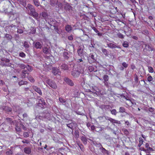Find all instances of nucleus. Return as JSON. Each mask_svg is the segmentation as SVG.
Wrapping results in <instances>:
<instances>
[{"mask_svg":"<svg viewBox=\"0 0 155 155\" xmlns=\"http://www.w3.org/2000/svg\"><path fill=\"white\" fill-rule=\"evenodd\" d=\"M65 29L66 31L68 32H70L72 29L71 26L69 25H67L65 27Z\"/></svg>","mask_w":155,"mask_h":155,"instance_id":"16","label":"nucleus"},{"mask_svg":"<svg viewBox=\"0 0 155 155\" xmlns=\"http://www.w3.org/2000/svg\"><path fill=\"white\" fill-rule=\"evenodd\" d=\"M26 68L27 69L28 71H31L33 70L32 67L28 64L27 65Z\"/></svg>","mask_w":155,"mask_h":155,"instance_id":"36","label":"nucleus"},{"mask_svg":"<svg viewBox=\"0 0 155 155\" xmlns=\"http://www.w3.org/2000/svg\"><path fill=\"white\" fill-rule=\"evenodd\" d=\"M107 120L108 121H110V122L112 123L113 124H114V123H116L118 124H120V121L115 120L111 117L108 118V119H107Z\"/></svg>","mask_w":155,"mask_h":155,"instance_id":"11","label":"nucleus"},{"mask_svg":"<svg viewBox=\"0 0 155 155\" xmlns=\"http://www.w3.org/2000/svg\"><path fill=\"white\" fill-rule=\"evenodd\" d=\"M92 29L96 33H97V32H98V30L95 27H93Z\"/></svg>","mask_w":155,"mask_h":155,"instance_id":"58","label":"nucleus"},{"mask_svg":"<svg viewBox=\"0 0 155 155\" xmlns=\"http://www.w3.org/2000/svg\"><path fill=\"white\" fill-rule=\"evenodd\" d=\"M143 139L141 137H140L139 138L140 144H142L143 143Z\"/></svg>","mask_w":155,"mask_h":155,"instance_id":"57","label":"nucleus"},{"mask_svg":"<svg viewBox=\"0 0 155 155\" xmlns=\"http://www.w3.org/2000/svg\"><path fill=\"white\" fill-rule=\"evenodd\" d=\"M122 65L123 67L125 68H127L128 66V64H127L125 62H123L122 63Z\"/></svg>","mask_w":155,"mask_h":155,"instance_id":"52","label":"nucleus"},{"mask_svg":"<svg viewBox=\"0 0 155 155\" xmlns=\"http://www.w3.org/2000/svg\"><path fill=\"white\" fill-rule=\"evenodd\" d=\"M29 73L26 70H24L21 72V78L22 79L25 78L27 77V74H28Z\"/></svg>","mask_w":155,"mask_h":155,"instance_id":"8","label":"nucleus"},{"mask_svg":"<svg viewBox=\"0 0 155 155\" xmlns=\"http://www.w3.org/2000/svg\"><path fill=\"white\" fill-rule=\"evenodd\" d=\"M110 111H111V113L112 114L114 115H116L117 114V112L115 109H114L111 110H110Z\"/></svg>","mask_w":155,"mask_h":155,"instance_id":"48","label":"nucleus"},{"mask_svg":"<svg viewBox=\"0 0 155 155\" xmlns=\"http://www.w3.org/2000/svg\"><path fill=\"white\" fill-rule=\"evenodd\" d=\"M74 124L73 123H71L67 124V126L68 127L71 128L72 130L73 129Z\"/></svg>","mask_w":155,"mask_h":155,"instance_id":"34","label":"nucleus"},{"mask_svg":"<svg viewBox=\"0 0 155 155\" xmlns=\"http://www.w3.org/2000/svg\"><path fill=\"white\" fill-rule=\"evenodd\" d=\"M148 70L149 72L152 73L153 72V68L151 67H148Z\"/></svg>","mask_w":155,"mask_h":155,"instance_id":"43","label":"nucleus"},{"mask_svg":"<svg viewBox=\"0 0 155 155\" xmlns=\"http://www.w3.org/2000/svg\"><path fill=\"white\" fill-rule=\"evenodd\" d=\"M89 62L90 63L94 62L95 61V60L94 55L93 54H90L89 57L88 58Z\"/></svg>","mask_w":155,"mask_h":155,"instance_id":"13","label":"nucleus"},{"mask_svg":"<svg viewBox=\"0 0 155 155\" xmlns=\"http://www.w3.org/2000/svg\"><path fill=\"white\" fill-rule=\"evenodd\" d=\"M52 73L54 75H56L59 72V70L56 68H53L52 69Z\"/></svg>","mask_w":155,"mask_h":155,"instance_id":"15","label":"nucleus"},{"mask_svg":"<svg viewBox=\"0 0 155 155\" xmlns=\"http://www.w3.org/2000/svg\"><path fill=\"white\" fill-rule=\"evenodd\" d=\"M122 131L127 135H128L129 134V133L128 131L126 129H122Z\"/></svg>","mask_w":155,"mask_h":155,"instance_id":"41","label":"nucleus"},{"mask_svg":"<svg viewBox=\"0 0 155 155\" xmlns=\"http://www.w3.org/2000/svg\"><path fill=\"white\" fill-rule=\"evenodd\" d=\"M125 109L124 107H120L119 108V112L121 113H123L125 112Z\"/></svg>","mask_w":155,"mask_h":155,"instance_id":"37","label":"nucleus"},{"mask_svg":"<svg viewBox=\"0 0 155 155\" xmlns=\"http://www.w3.org/2000/svg\"><path fill=\"white\" fill-rule=\"evenodd\" d=\"M30 31L29 32L30 33L32 34H35L36 32V29L34 27H31L30 28Z\"/></svg>","mask_w":155,"mask_h":155,"instance_id":"26","label":"nucleus"},{"mask_svg":"<svg viewBox=\"0 0 155 155\" xmlns=\"http://www.w3.org/2000/svg\"><path fill=\"white\" fill-rule=\"evenodd\" d=\"M101 107V109L105 111L110 110L111 108L110 105L104 104L102 105Z\"/></svg>","mask_w":155,"mask_h":155,"instance_id":"7","label":"nucleus"},{"mask_svg":"<svg viewBox=\"0 0 155 155\" xmlns=\"http://www.w3.org/2000/svg\"><path fill=\"white\" fill-rule=\"evenodd\" d=\"M68 39L70 41H72L73 39V36L72 35H71L68 37Z\"/></svg>","mask_w":155,"mask_h":155,"instance_id":"55","label":"nucleus"},{"mask_svg":"<svg viewBox=\"0 0 155 155\" xmlns=\"http://www.w3.org/2000/svg\"><path fill=\"white\" fill-rule=\"evenodd\" d=\"M23 32L22 29H18L17 30V32L19 34L22 33Z\"/></svg>","mask_w":155,"mask_h":155,"instance_id":"56","label":"nucleus"},{"mask_svg":"<svg viewBox=\"0 0 155 155\" xmlns=\"http://www.w3.org/2000/svg\"><path fill=\"white\" fill-rule=\"evenodd\" d=\"M59 68L64 70H68V66L67 64L64 63L60 64Z\"/></svg>","mask_w":155,"mask_h":155,"instance_id":"10","label":"nucleus"},{"mask_svg":"<svg viewBox=\"0 0 155 155\" xmlns=\"http://www.w3.org/2000/svg\"><path fill=\"white\" fill-rule=\"evenodd\" d=\"M33 89L37 93H38L40 95H42V93L41 89L36 86H32Z\"/></svg>","mask_w":155,"mask_h":155,"instance_id":"9","label":"nucleus"},{"mask_svg":"<svg viewBox=\"0 0 155 155\" xmlns=\"http://www.w3.org/2000/svg\"><path fill=\"white\" fill-rule=\"evenodd\" d=\"M95 128V127L94 125H93L92 126H91V130H94Z\"/></svg>","mask_w":155,"mask_h":155,"instance_id":"64","label":"nucleus"},{"mask_svg":"<svg viewBox=\"0 0 155 155\" xmlns=\"http://www.w3.org/2000/svg\"><path fill=\"white\" fill-rule=\"evenodd\" d=\"M134 81L136 82L137 83L138 82V78L137 75L136 74L134 75Z\"/></svg>","mask_w":155,"mask_h":155,"instance_id":"53","label":"nucleus"},{"mask_svg":"<svg viewBox=\"0 0 155 155\" xmlns=\"http://www.w3.org/2000/svg\"><path fill=\"white\" fill-rule=\"evenodd\" d=\"M5 37L7 40H11L12 38V36L11 35L6 34L5 35Z\"/></svg>","mask_w":155,"mask_h":155,"instance_id":"33","label":"nucleus"},{"mask_svg":"<svg viewBox=\"0 0 155 155\" xmlns=\"http://www.w3.org/2000/svg\"><path fill=\"white\" fill-rule=\"evenodd\" d=\"M41 15L44 19H46L48 17V14L47 13L45 12H42L41 14Z\"/></svg>","mask_w":155,"mask_h":155,"instance_id":"35","label":"nucleus"},{"mask_svg":"<svg viewBox=\"0 0 155 155\" xmlns=\"http://www.w3.org/2000/svg\"><path fill=\"white\" fill-rule=\"evenodd\" d=\"M14 8V7L9 6L4 10L5 13L12 20L16 19L19 16L18 13L13 9Z\"/></svg>","mask_w":155,"mask_h":155,"instance_id":"1","label":"nucleus"},{"mask_svg":"<svg viewBox=\"0 0 155 155\" xmlns=\"http://www.w3.org/2000/svg\"><path fill=\"white\" fill-rule=\"evenodd\" d=\"M83 49L80 48L78 50V54L79 56L81 57L82 56Z\"/></svg>","mask_w":155,"mask_h":155,"instance_id":"22","label":"nucleus"},{"mask_svg":"<svg viewBox=\"0 0 155 155\" xmlns=\"http://www.w3.org/2000/svg\"><path fill=\"white\" fill-rule=\"evenodd\" d=\"M33 2L35 5L37 7L40 4L39 2L37 0H34Z\"/></svg>","mask_w":155,"mask_h":155,"instance_id":"39","label":"nucleus"},{"mask_svg":"<svg viewBox=\"0 0 155 155\" xmlns=\"http://www.w3.org/2000/svg\"><path fill=\"white\" fill-rule=\"evenodd\" d=\"M123 46L125 48H128L129 47V43L127 41H124L122 44Z\"/></svg>","mask_w":155,"mask_h":155,"instance_id":"29","label":"nucleus"},{"mask_svg":"<svg viewBox=\"0 0 155 155\" xmlns=\"http://www.w3.org/2000/svg\"><path fill=\"white\" fill-rule=\"evenodd\" d=\"M87 69L90 72H92L93 71H94V72L96 71L94 70V67L92 66H89L88 67Z\"/></svg>","mask_w":155,"mask_h":155,"instance_id":"30","label":"nucleus"},{"mask_svg":"<svg viewBox=\"0 0 155 155\" xmlns=\"http://www.w3.org/2000/svg\"><path fill=\"white\" fill-rule=\"evenodd\" d=\"M40 99H38V106L39 107H41L42 109H44L45 108V106H46V103L45 101V100L44 99L40 97H38Z\"/></svg>","mask_w":155,"mask_h":155,"instance_id":"3","label":"nucleus"},{"mask_svg":"<svg viewBox=\"0 0 155 155\" xmlns=\"http://www.w3.org/2000/svg\"><path fill=\"white\" fill-rule=\"evenodd\" d=\"M15 129L17 132H20L21 131V129L20 127L18 126H16Z\"/></svg>","mask_w":155,"mask_h":155,"instance_id":"46","label":"nucleus"},{"mask_svg":"<svg viewBox=\"0 0 155 155\" xmlns=\"http://www.w3.org/2000/svg\"><path fill=\"white\" fill-rule=\"evenodd\" d=\"M125 124L127 126L130 125V124L128 120H127L125 122Z\"/></svg>","mask_w":155,"mask_h":155,"instance_id":"62","label":"nucleus"},{"mask_svg":"<svg viewBox=\"0 0 155 155\" xmlns=\"http://www.w3.org/2000/svg\"><path fill=\"white\" fill-rule=\"evenodd\" d=\"M47 84L53 89H55L57 88V85L56 83L52 80L48 79L46 81Z\"/></svg>","mask_w":155,"mask_h":155,"instance_id":"4","label":"nucleus"},{"mask_svg":"<svg viewBox=\"0 0 155 155\" xmlns=\"http://www.w3.org/2000/svg\"><path fill=\"white\" fill-rule=\"evenodd\" d=\"M59 100L61 103H63L65 102V100L63 98L61 97H59Z\"/></svg>","mask_w":155,"mask_h":155,"instance_id":"54","label":"nucleus"},{"mask_svg":"<svg viewBox=\"0 0 155 155\" xmlns=\"http://www.w3.org/2000/svg\"><path fill=\"white\" fill-rule=\"evenodd\" d=\"M102 51L105 55L107 56L108 55V51L106 49L104 48L102 49Z\"/></svg>","mask_w":155,"mask_h":155,"instance_id":"38","label":"nucleus"},{"mask_svg":"<svg viewBox=\"0 0 155 155\" xmlns=\"http://www.w3.org/2000/svg\"><path fill=\"white\" fill-rule=\"evenodd\" d=\"M81 141L83 142V143L85 144H86L87 142V139L84 136H82L81 137Z\"/></svg>","mask_w":155,"mask_h":155,"instance_id":"21","label":"nucleus"},{"mask_svg":"<svg viewBox=\"0 0 155 155\" xmlns=\"http://www.w3.org/2000/svg\"><path fill=\"white\" fill-rule=\"evenodd\" d=\"M43 52L45 54H50V50L49 48L47 47H44L43 49Z\"/></svg>","mask_w":155,"mask_h":155,"instance_id":"18","label":"nucleus"},{"mask_svg":"<svg viewBox=\"0 0 155 155\" xmlns=\"http://www.w3.org/2000/svg\"><path fill=\"white\" fill-rule=\"evenodd\" d=\"M27 78L29 81L31 82H34L35 81L33 78L31 76L29 75L27 77Z\"/></svg>","mask_w":155,"mask_h":155,"instance_id":"31","label":"nucleus"},{"mask_svg":"<svg viewBox=\"0 0 155 155\" xmlns=\"http://www.w3.org/2000/svg\"><path fill=\"white\" fill-rule=\"evenodd\" d=\"M28 82L27 81H24L23 80H21L18 82V84L20 86H21L23 85H25L27 84Z\"/></svg>","mask_w":155,"mask_h":155,"instance_id":"27","label":"nucleus"},{"mask_svg":"<svg viewBox=\"0 0 155 155\" xmlns=\"http://www.w3.org/2000/svg\"><path fill=\"white\" fill-rule=\"evenodd\" d=\"M24 151L25 153L27 154H29L31 153V149L29 147H25L24 149Z\"/></svg>","mask_w":155,"mask_h":155,"instance_id":"17","label":"nucleus"},{"mask_svg":"<svg viewBox=\"0 0 155 155\" xmlns=\"http://www.w3.org/2000/svg\"><path fill=\"white\" fill-rule=\"evenodd\" d=\"M22 142L23 143H29V141L27 140H22Z\"/></svg>","mask_w":155,"mask_h":155,"instance_id":"59","label":"nucleus"},{"mask_svg":"<svg viewBox=\"0 0 155 155\" xmlns=\"http://www.w3.org/2000/svg\"><path fill=\"white\" fill-rule=\"evenodd\" d=\"M34 47L37 49H40L42 47V45L40 42L38 41H37L35 43L34 45Z\"/></svg>","mask_w":155,"mask_h":155,"instance_id":"14","label":"nucleus"},{"mask_svg":"<svg viewBox=\"0 0 155 155\" xmlns=\"http://www.w3.org/2000/svg\"><path fill=\"white\" fill-rule=\"evenodd\" d=\"M84 72V70H82V71L81 70L79 71L78 68L76 69L75 70H74L71 72V74L74 77H77L79 76L80 74L82 72L83 73Z\"/></svg>","mask_w":155,"mask_h":155,"instance_id":"5","label":"nucleus"},{"mask_svg":"<svg viewBox=\"0 0 155 155\" xmlns=\"http://www.w3.org/2000/svg\"><path fill=\"white\" fill-rule=\"evenodd\" d=\"M117 35L118 37L120 38L123 39L124 38V36L120 33H118Z\"/></svg>","mask_w":155,"mask_h":155,"instance_id":"42","label":"nucleus"},{"mask_svg":"<svg viewBox=\"0 0 155 155\" xmlns=\"http://www.w3.org/2000/svg\"><path fill=\"white\" fill-rule=\"evenodd\" d=\"M5 110L8 113L11 112L12 110V108L8 106H6L5 108Z\"/></svg>","mask_w":155,"mask_h":155,"instance_id":"25","label":"nucleus"},{"mask_svg":"<svg viewBox=\"0 0 155 155\" xmlns=\"http://www.w3.org/2000/svg\"><path fill=\"white\" fill-rule=\"evenodd\" d=\"M64 81L68 84L71 86H73L74 85V83L72 81L68 78H65Z\"/></svg>","mask_w":155,"mask_h":155,"instance_id":"12","label":"nucleus"},{"mask_svg":"<svg viewBox=\"0 0 155 155\" xmlns=\"http://www.w3.org/2000/svg\"><path fill=\"white\" fill-rule=\"evenodd\" d=\"M58 2V0H50L51 4L52 6L57 4Z\"/></svg>","mask_w":155,"mask_h":155,"instance_id":"32","label":"nucleus"},{"mask_svg":"<svg viewBox=\"0 0 155 155\" xmlns=\"http://www.w3.org/2000/svg\"><path fill=\"white\" fill-rule=\"evenodd\" d=\"M134 39L136 40H137L138 39V38L136 36H134L132 37Z\"/></svg>","mask_w":155,"mask_h":155,"instance_id":"63","label":"nucleus"},{"mask_svg":"<svg viewBox=\"0 0 155 155\" xmlns=\"http://www.w3.org/2000/svg\"><path fill=\"white\" fill-rule=\"evenodd\" d=\"M19 67L22 69H24L26 68V66L23 64H20L19 65Z\"/></svg>","mask_w":155,"mask_h":155,"instance_id":"50","label":"nucleus"},{"mask_svg":"<svg viewBox=\"0 0 155 155\" xmlns=\"http://www.w3.org/2000/svg\"><path fill=\"white\" fill-rule=\"evenodd\" d=\"M116 45L115 44H114L112 43H110L107 44V46L110 48L112 49L115 48Z\"/></svg>","mask_w":155,"mask_h":155,"instance_id":"24","label":"nucleus"},{"mask_svg":"<svg viewBox=\"0 0 155 155\" xmlns=\"http://www.w3.org/2000/svg\"><path fill=\"white\" fill-rule=\"evenodd\" d=\"M23 116L24 118H26L28 117L27 114L26 113H25L23 115Z\"/></svg>","mask_w":155,"mask_h":155,"instance_id":"61","label":"nucleus"},{"mask_svg":"<svg viewBox=\"0 0 155 155\" xmlns=\"http://www.w3.org/2000/svg\"><path fill=\"white\" fill-rule=\"evenodd\" d=\"M6 154L7 155H11L12 154V151L11 150L8 149L6 152Z\"/></svg>","mask_w":155,"mask_h":155,"instance_id":"44","label":"nucleus"},{"mask_svg":"<svg viewBox=\"0 0 155 155\" xmlns=\"http://www.w3.org/2000/svg\"><path fill=\"white\" fill-rule=\"evenodd\" d=\"M126 99L129 101V104L131 103L133 105H134V106L136 105V103L135 102V101H132L131 100H130V99H128L127 98H126Z\"/></svg>","mask_w":155,"mask_h":155,"instance_id":"45","label":"nucleus"},{"mask_svg":"<svg viewBox=\"0 0 155 155\" xmlns=\"http://www.w3.org/2000/svg\"><path fill=\"white\" fill-rule=\"evenodd\" d=\"M74 137L76 140L79 137V132L78 130H76L74 133Z\"/></svg>","mask_w":155,"mask_h":155,"instance_id":"23","label":"nucleus"},{"mask_svg":"<svg viewBox=\"0 0 155 155\" xmlns=\"http://www.w3.org/2000/svg\"><path fill=\"white\" fill-rule=\"evenodd\" d=\"M5 84V82L2 80H0V84L3 85Z\"/></svg>","mask_w":155,"mask_h":155,"instance_id":"60","label":"nucleus"},{"mask_svg":"<svg viewBox=\"0 0 155 155\" xmlns=\"http://www.w3.org/2000/svg\"><path fill=\"white\" fill-rule=\"evenodd\" d=\"M27 9L30 12V15L32 16L35 18L37 19L38 16V14L35 11L34 6L30 4H28Z\"/></svg>","mask_w":155,"mask_h":155,"instance_id":"2","label":"nucleus"},{"mask_svg":"<svg viewBox=\"0 0 155 155\" xmlns=\"http://www.w3.org/2000/svg\"><path fill=\"white\" fill-rule=\"evenodd\" d=\"M23 46L25 48H28L29 47V45L28 44V42L26 41L24 42Z\"/></svg>","mask_w":155,"mask_h":155,"instance_id":"40","label":"nucleus"},{"mask_svg":"<svg viewBox=\"0 0 155 155\" xmlns=\"http://www.w3.org/2000/svg\"><path fill=\"white\" fill-rule=\"evenodd\" d=\"M103 79L104 81V82L108 81L109 80V77L107 75H105L103 77ZM105 84L106 85V83L104 82Z\"/></svg>","mask_w":155,"mask_h":155,"instance_id":"28","label":"nucleus"},{"mask_svg":"<svg viewBox=\"0 0 155 155\" xmlns=\"http://www.w3.org/2000/svg\"><path fill=\"white\" fill-rule=\"evenodd\" d=\"M68 53L67 51H64L63 53V55L64 59L68 60L69 59L68 56Z\"/></svg>","mask_w":155,"mask_h":155,"instance_id":"19","label":"nucleus"},{"mask_svg":"<svg viewBox=\"0 0 155 155\" xmlns=\"http://www.w3.org/2000/svg\"><path fill=\"white\" fill-rule=\"evenodd\" d=\"M5 121L7 124H12L13 123V121L12 120V118L9 117L6 118Z\"/></svg>","mask_w":155,"mask_h":155,"instance_id":"20","label":"nucleus"},{"mask_svg":"<svg viewBox=\"0 0 155 155\" xmlns=\"http://www.w3.org/2000/svg\"><path fill=\"white\" fill-rule=\"evenodd\" d=\"M145 47L144 49V51L145 50V51H155V49L154 47H153L150 44H146L145 45Z\"/></svg>","mask_w":155,"mask_h":155,"instance_id":"6","label":"nucleus"},{"mask_svg":"<svg viewBox=\"0 0 155 155\" xmlns=\"http://www.w3.org/2000/svg\"><path fill=\"white\" fill-rule=\"evenodd\" d=\"M23 136L25 137H29V134L28 132H25L24 133Z\"/></svg>","mask_w":155,"mask_h":155,"instance_id":"51","label":"nucleus"},{"mask_svg":"<svg viewBox=\"0 0 155 155\" xmlns=\"http://www.w3.org/2000/svg\"><path fill=\"white\" fill-rule=\"evenodd\" d=\"M19 55L20 57L23 58H25L26 56L25 54L23 52H20L19 53Z\"/></svg>","mask_w":155,"mask_h":155,"instance_id":"47","label":"nucleus"},{"mask_svg":"<svg viewBox=\"0 0 155 155\" xmlns=\"http://www.w3.org/2000/svg\"><path fill=\"white\" fill-rule=\"evenodd\" d=\"M153 78L150 75L147 78V80L148 81L150 82L153 81Z\"/></svg>","mask_w":155,"mask_h":155,"instance_id":"49","label":"nucleus"}]
</instances>
